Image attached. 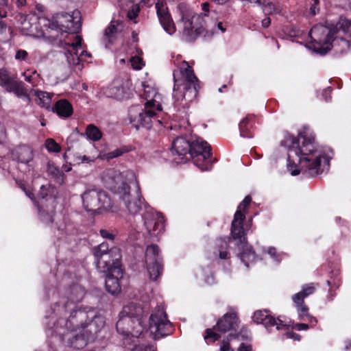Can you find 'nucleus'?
<instances>
[{"instance_id":"nucleus-1","label":"nucleus","mask_w":351,"mask_h":351,"mask_svg":"<svg viewBox=\"0 0 351 351\" xmlns=\"http://www.w3.org/2000/svg\"><path fill=\"white\" fill-rule=\"evenodd\" d=\"M85 291L80 286L73 285L69 297H64L52 307V314L47 324V335L58 336L59 340L68 348L82 349L104 326V317L97 315L95 311L75 310V303L81 301Z\"/></svg>"},{"instance_id":"nucleus-2","label":"nucleus","mask_w":351,"mask_h":351,"mask_svg":"<svg viewBox=\"0 0 351 351\" xmlns=\"http://www.w3.org/2000/svg\"><path fill=\"white\" fill-rule=\"evenodd\" d=\"M280 145L287 149V169L292 176L302 171L314 177L328 169L331 157L316 145L314 136L308 130L300 132L297 139L286 134Z\"/></svg>"},{"instance_id":"nucleus-3","label":"nucleus","mask_w":351,"mask_h":351,"mask_svg":"<svg viewBox=\"0 0 351 351\" xmlns=\"http://www.w3.org/2000/svg\"><path fill=\"white\" fill-rule=\"evenodd\" d=\"M309 36L311 41L308 47L317 53L325 54L332 47L344 53L351 46V21L340 17L336 24L315 25Z\"/></svg>"},{"instance_id":"nucleus-4","label":"nucleus","mask_w":351,"mask_h":351,"mask_svg":"<svg viewBox=\"0 0 351 351\" xmlns=\"http://www.w3.org/2000/svg\"><path fill=\"white\" fill-rule=\"evenodd\" d=\"M101 180L105 186L123 201L130 213L136 214L142 208L140 186L133 171L120 172L108 169L103 172Z\"/></svg>"},{"instance_id":"nucleus-5","label":"nucleus","mask_w":351,"mask_h":351,"mask_svg":"<svg viewBox=\"0 0 351 351\" xmlns=\"http://www.w3.org/2000/svg\"><path fill=\"white\" fill-rule=\"evenodd\" d=\"M142 86L141 97L145 101L143 106H132L129 110L130 123L136 130L141 127L150 129L154 124H161L158 114L162 110V95L152 82H144Z\"/></svg>"},{"instance_id":"nucleus-6","label":"nucleus","mask_w":351,"mask_h":351,"mask_svg":"<svg viewBox=\"0 0 351 351\" xmlns=\"http://www.w3.org/2000/svg\"><path fill=\"white\" fill-rule=\"evenodd\" d=\"M149 313V305L130 302L123 306L117 322V332L122 335L124 340L139 337L144 332V320Z\"/></svg>"},{"instance_id":"nucleus-7","label":"nucleus","mask_w":351,"mask_h":351,"mask_svg":"<svg viewBox=\"0 0 351 351\" xmlns=\"http://www.w3.org/2000/svg\"><path fill=\"white\" fill-rule=\"evenodd\" d=\"M173 97L177 105L187 107L197 95L199 88V80L193 69L186 61H182L178 71H173Z\"/></svg>"},{"instance_id":"nucleus-8","label":"nucleus","mask_w":351,"mask_h":351,"mask_svg":"<svg viewBox=\"0 0 351 351\" xmlns=\"http://www.w3.org/2000/svg\"><path fill=\"white\" fill-rule=\"evenodd\" d=\"M181 19L178 23L182 36L186 42H192L202 33L204 28L202 19L195 13L186 4L180 3L178 6Z\"/></svg>"},{"instance_id":"nucleus-9","label":"nucleus","mask_w":351,"mask_h":351,"mask_svg":"<svg viewBox=\"0 0 351 351\" xmlns=\"http://www.w3.org/2000/svg\"><path fill=\"white\" fill-rule=\"evenodd\" d=\"M144 331L149 332L155 339L169 335L172 330L171 323L167 319V314L160 306L152 311L149 319L144 320Z\"/></svg>"},{"instance_id":"nucleus-10","label":"nucleus","mask_w":351,"mask_h":351,"mask_svg":"<svg viewBox=\"0 0 351 351\" xmlns=\"http://www.w3.org/2000/svg\"><path fill=\"white\" fill-rule=\"evenodd\" d=\"M244 219L239 214L234 215L232 221L231 234L234 239L238 241V247L241 250L239 256L241 261L248 267V262H254L257 257L252 247L247 243L243 227Z\"/></svg>"},{"instance_id":"nucleus-11","label":"nucleus","mask_w":351,"mask_h":351,"mask_svg":"<svg viewBox=\"0 0 351 351\" xmlns=\"http://www.w3.org/2000/svg\"><path fill=\"white\" fill-rule=\"evenodd\" d=\"M81 197L83 206L88 212L97 210H113V205L108 194L95 186L86 189Z\"/></svg>"},{"instance_id":"nucleus-12","label":"nucleus","mask_w":351,"mask_h":351,"mask_svg":"<svg viewBox=\"0 0 351 351\" xmlns=\"http://www.w3.org/2000/svg\"><path fill=\"white\" fill-rule=\"evenodd\" d=\"M81 21L80 12L75 9L71 13H57L51 19H47L45 26L58 32H75L80 27Z\"/></svg>"},{"instance_id":"nucleus-13","label":"nucleus","mask_w":351,"mask_h":351,"mask_svg":"<svg viewBox=\"0 0 351 351\" xmlns=\"http://www.w3.org/2000/svg\"><path fill=\"white\" fill-rule=\"evenodd\" d=\"M145 262L150 280H156L162 271V258L158 245H148L145 250Z\"/></svg>"},{"instance_id":"nucleus-14","label":"nucleus","mask_w":351,"mask_h":351,"mask_svg":"<svg viewBox=\"0 0 351 351\" xmlns=\"http://www.w3.org/2000/svg\"><path fill=\"white\" fill-rule=\"evenodd\" d=\"M121 253L117 247L110 249V253L103 254L99 257L95 258L97 269L103 273L117 272L121 273Z\"/></svg>"},{"instance_id":"nucleus-15","label":"nucleus","mask_w":351,"mask_h":351,"mask_svg":"<svg viewBox=\"0 0 351 351\" xmlns=\"http://www.w3.org/2000/svg\"><path fill=\"white\" fill-rule=\"evenodd\" d=\"M145 206L142 215L143 225L147 232L153 237H157L164 231V218L162 215L150 207Z\"/></svg>"},{"instance_id":"nucleus-16","label":"nucleus","mask_w":351,"mask_h":351,"mask_svg":"<svg viewBox=\"0 0 351 351\" xmlns=\"http://www.w3.org/2000/svg\"><path fill=\"white\" fill-rule=\"evenodd\" d=\"M156 9L158 20L164 30L169 35L176 32V25L173 21L165 0H158L156 3Z\"/></svg>"},{"instance_id":"nucleus-17","label":"nucleus","mask_w":351,"mask_h":351,"mask_svg":"<svg viewBox=\"0 0 351 351\" xmlns=\"http://www.w3.org/2000/svg\"><path fill=\"white\" fill-rule=\"evenodd\" d=\"M253 319L256 323L263 324L268 330H271L273 327H275L277 330L286 327L280 319L271 316L267 311H256Z\"/></svg>"},{"instance_id":"nucleus-18","label":"nucleus","mask_w":351,"mask_h":351,"mask_svg":"<svg viewBox=\"0 0 351 351\" xmlns=\"http://www.w3.org/2000/svg\"><path fill=\"white\" fill-rule=\"evenodd\" d=\"M124 28L122 21L112 19L110 24L105 29L102 37V43L106 48L113 45Z\"/></svg>"},{"instance_id":"nucleus-19","label":"nucleus","mask_w":351,"mask_h":351,"mask_svg":"<svg viewBox=\"0 0 351 351\" xmlns=\"http://www.w3.org/2000/svg\"><path fill=\"white\" fill-rule=\"evenodd\" d=\"M82 38L80 36H75L74 40L67 45L71 47L66 52V57L69 64L72 66H78L81 62V59L78 53L79 49L82 48Z\"/></svg>"},{"instance_id":"nucleus-20","label":"nucleus","mask_w":351,"mask_h":351,"mask_svg":"<svg viewBox=\"0 0 351 351\" xmlns=\"http://www.w3.org/2000/svg\"><path fill=\"white\" fill-rule=\"evenodd\" d=\"M191 152V143L182 137L177 138L173 142L171 152L173 155H177L179 158L177 162H182L184 161V156Z\"/></svg>"},{"instance_id":"nucleus-21","label":"nucleus","mask_w":351,"mask_h":351,"mask_svg":"<svg viewBox=\"0 0 351 351\" xmlns=\"http://www.w3.org/2000/svg\"><path fill=\"white\" fill-rule=\"evenodd\" d=\"M12 158L19 162L26 164L28 167H31L29 162L34 158L32 149L27 145L19 146L12 151Z\"/></svg>"},{"instance_id":"nucleus-22","label":"nucleus","mask_w":351,"mask_h":351,"mask_svg":"<svg viewBox=\"0 0 351 351\" xmlns=\"http://www.w3.org/2000/svg\"><path fill=\"white\" fill-rule=\"evenodd\" d=\"M104 94L108 97L114 98L116 99H123L128 97V88L123 86L121 81L114 80L112 84L107 87Z\"/></svg>"},{"instance_id":"nucleus-23","label":"nucleus","mask_w":351,"mask_h":351,"mask_svg":"<svg viewBox=\"0 0 351 351\" xmlns=\"http://www.w3.org/2000/svg\"><path fill=\"white\" fill-rule=\"evenodd\" d=\"M210 146L202 138H198L191 143L190 154L192 157L200 155L206 160L210 157Z\"/></svg>"},{"instance_id":"nucleus-24","label":"nucleus","mask_w":351,"mask_h":351,"mask_svg":"<svg viewBox=\"0 0 351 351\" xmlns=\"http://www.w3.org/2000/svg\"><path fill=\"white\" fill-rule=\"evenodd\" d=\"M238 326L237 315L234 313H227L217 323L218 330L221 332H226L236 330Z\"/></svg>"},{"instance_id":"nucleus-25","label":"nucleus","mask_w":351,"mask_h":351,"mask_svg":"<svg viewBox=\"0 0 351 351\" xmlns=\"http://www.w3.org/2000/svg\"><path fill=\"white\" fill-rule=\"evenodd\" d=\"M123 276V270L121 269L119 275L117 272H107L105 280V287L106 291L112 294L115 295L121 291V285L119 279Z\"/></svg>"},{"instance_id":"nucleus-26","label":"nucleus","mask_w":351,"mask_h":351,"mask_svg":"<svg viewBox=\"0 0 351 351\" xmlns=\"http://www.w3.org/2000/svg\"><path fill=\"white\" fill-rule=\"evenodd\" d=\"M53 110L61 117H69L73 113L71 104L66 99H61L56 103Z\"/></svg>"},{"instance_id":"nucleus-27","label":"nucleus","mask_w":351,"mask_h":351,"mask_svg":"<svg viewBox=\"0 0 351 351\" xmlns=\"http://www.w3.org/2000/svg\"><path fill=\"white\" fill-rule=\"evenodd\" d=\"M315 291V286L313 283L304 285L300 292L292 296V300L294 303H304V298L312 295Z\"/></svg>"},{"instance_id":"nucleus-28","label":"nucleus","mask_w":351,"mask_h":351,"mask_svg":"<svg viewBox=\"0 0 351 351\" xmlns=\"http://www.w3.org/2000/svg\"><path fill=\"white\" fill-rule=\"evenodd\" d=\"M294 304L297 308L299 319L303 321H308L311 324V327L315 326L317 320L315 317L308 313V308L304 303Z\"/></svg>"},{"instance_id":"nucleus-29","label":"nucleus","mask_w":351,"mask_h":351,"mask_svg":"<svg viewBox=\"0 0 351 351\" xmlns=\"http://www.w3.org/2000/svg\"><path fill=\"white\" fill-rule=\"evenodd\" d=\"M253 119L252 115H248L240 121L239 127L241 136L244 138L253 137V134L251 132Z\"/></svg>"},{"instance_id":"nucleus-30","label":"nucleus","mask_w":351,"mask_h":351,"mask_svg":"<svg viewBox=\"0 0 351 351\" xmlns=\"http://www.w3.org/2000/svg\"><path fill=\"white\" fill-rule=\"evenodd\" d=\"M32 92L39 99V106L46 109L50 108L53 94L39 90H32Z\"/></svg>"},{"instance_id":"nucleus-31","label":"nucleus","mask_w":351,"mask_h":351,"mask_svg":"<svg viewBox=\"0 0 351 351\" xmlns=\"http://www.w3.org/2000/svg\"><path fill=\"white\" fill-rule=\"evenodd\" d=\"M12 92L14 93L18 97L23 98L27 102L30 101V98L27 94L26 88L24 87V84L22 82L16 81Z\"/></svg>"},{"instance_id":"nucleus-32","label":"nucleus","mask_w":351,"mask_h":351,"mask_svg":"<svg viewBox=\"0 0 351 351\" xmlns=\"http://www.w3.org/2000/svg\"><path fill=\"white\" fill-rule=\"evenodd\" d=\"M263 11L265 14H277L280 12V8L271 0H261Z\"/></svg>"},{"instance_id":"nucleus-33","label":"nucleus","mask_w":351,"mask_h":351,"mask_svg":"<svg viewBox=\"0 0 351 351\" xmlns=\"http://www.w3.org/2000/svg\"><path fill=\"white\" fill-rule=\"evenodd\" d=\"M16 81L14 78L6 74L0 73V86L8 92L12 93V88H13Z\"/></svg>"},{"instance_id":"nucleus-34","label":"nucleus","mask_w":351,"mask_h":351,"mask_svg":"<svg viewBox=\"0 0 351 351\" xmlns=\"http://www.w3.org/2000/svg\"><path fill=\"white\" fill-rule=\"evenodd\" d=\"M87 137L93 141H98L101 138V131L95 125H89L86 130Z\"/></svg>"},{"instance_id":"nucleus-35","label":"nucleus","mask_w":351,"mask_h":351,"mask_svg":"<svg viewBox=\"0 0 351 351\" xmlns=\"http://www.w3.org/2000/svg\"><path fill=\"white\" fill-rule=\"evenodd\" d=\"M264 252L269 255L276 264L280 263L284 255L283 253L277 252L276 249L274 247H269Z\"/></svg>"},{"instance_id":"nucleus-36","label":"nucleus","mask_w":351,"mask_h":351,"mask_svg":"<svg viewBox=\"0 0 351 351\" xmlns=\"http://www.w3.org/2000/svg\"><path fill=\"white\" fill-rule=\"evenodd\" d=\"M252 201V198L250 195L246 196L244 199L239 204V205L237 207V210L234 215L239 214V215L241 217V218L245 219V217L244 214L243 213V211L247 208L248 205L250 204Z\"/></svg>"},{"instance_id":"nucleus-37","label":"nucleus","mask_w":351,"mask_h":351,"mask_svg":"<svg viewBox=\"0 0 351 351\" xmlns=\"http://www.w3.org/2000/svg\"><path fill=\"white\" fill-rule=\"evenodd\" d=\"M45 147L49 152L58 153L60 152V146L53 138H48L45 141Z\"/></svg>"},{"instance_id":"nucleus-38","label":"nucleus","mask_w":351,"mask_h":351,"mask_svg":"<svg viewBox=\"0 0 351 351\" xmlns=\"http://www.w3.org/2000/svg\"><path fill=\"white\" fill-rule=\"evenodd\" d=\"M47 171L56 179L60 180L63 176V173L53 164L47 165Z\"/></svg>"},{"instance_id":"nucleus-39","label":"nucleus","mask_w":351,"mask_h":351,"mask_svg":"<svg viewBox=\"0 0 351 351\" xmlns=\"http://www.w3.org/2000/svg\"><path fill=\"white\" fill-rule=\"evenodd\" d=\"M110 253V250L108 243H102L97 247L94 250V255L95 257H99L103 254H108Z\"/></svg>"},{"instance_id":"nucleus-40","label":"nucleus","mask_w":351,"mask_h":351,"mask_svg":"<svg viewBox=\"0 0 351 351\" xmlns=\"http://www.w3.org/2000/svg\"><path fill=\"white\" fill-rule=\"evenodd\" d=\"M127 152L128 150L125 148H117L112 152L105 154L104 156L107 160H110L119 157Z\"/></svg>"},{"instance_id":"nucleus-41","label":"nucleus","mask_w":351,"mask_h":351,"mask_svg":"<svg viewBox=\"0 0 351 351\" xmlns=\"http://www.w3.org/2000/svg\"><path fill=\"white\" fill-rule=\"evenodd\" d=\"M132 68L135 70H140L144 66L143 59L138 56H134L130 59Z\"/></svg>"},{"instance_id":"nucleus-42","label":"nucleus","mask_w":351,"mask_h":351,"mask_svg":"<svg viewBox=\"0 0 351 351\" xmlns=\"http://www.w3.org/2000/svg\"><path fill=\"white\" fill-rule=\"evenodd\" d=\"M130 4H131V7H129V11L128 12V16L130 19L132 20L133 19L136 18V16L138 15V13L139 12L140 8L138 4H134L132 2H129Z\"/></svg>"},{"instance_id":"nucleus-43","label":"nucleus","mask_w":351,"mask_h":351,"mask_svg":"<svg viewBox=\"0 0 351 351\" xmlns=\"http://www.w3.org/2000/svg\"><path fill=\"white\" fill-rule=\"evenodd\" d=\"M14 58L19 61L27 62L28 60V53L23 49H19L16 51Z\"/></svg>"},{"instance_id":"nucleus-44","label":"nucleus","mask_w":351,"mask_h":351,"mask_svg":"<svg viewBox=\"0 0 351 351\" xmlns=\"http://www.w3.org/2000/svg\"><path fill=\"white\" fill-rule=\"evenodd\" d=\"M39 215L40 217L41 218L43 222L49 223L53 221V215L51 212L50 213H45V211L44 210H40Z\"/></svg>"},{"instance_id":"nucleus-45","label":"nucleus","mask_w":351,"mask_h":351,"mask_svg":"<svg viewBox=\"0 0 351 351\" xmlns=\"http://www.w3.org/2000/svg\"><path fill=\"white\" fill-rule=\"evenodd\" d=\"M219 338V336L214 332L211 329L206 330V335L204 337L205 340L208 342L209 339H211V341H215Z\"/></svg>"},{"instance_id":"nucleus-46","label":"nucleus","mask_w":351,"mask_h":351,"mask_svg":"<svg viewBox=\"0 0 351 351\" xmlns=\"http://www.w3.org/2000/svg\"><path fill=\"white\" fill-rule=\"evenodd\" d=\"M310 4V12L312 15H315L319 11L318 5L319 3V0H311Z\"/></svg>"},{"instance_id":"nucleus-47","label":"nucleus","mask_w":351,"mask_h":351,"mask_svg":"<svg viewBox=\"0 0 351 351\" xmlns=\"http://www.w3.org/2000/svg\"><path fill=\"white\" fill-rule=\"evenodd\" d=\"M132 351H156V350L152 346H136Z\"/></svg>"},{"instance_id":"nucleus-48","label":"nucleus","mask_w":351,"mask_h":351,"mask_svg":"<svg viewBox=\"0 0 351 351\" xmlns=\"http://www.w3.org/2000/svg\"><path fill=\"white\" fill-rule=\"evenodd\" d=\"M99 233L100 235L104 239H107L109 240H113L114 239V235L106 230L101 229L99 230Z\"/></svg>"},{"instance_id":"nucleus-49","label":"nucleus","mask_w":351,"mask_h":351,"mask_svg":"<svg viewBox=\"0 0 351 351\" xmlns=\"http://www.w3.org/2000/svg\"><path fill=\"white\" fill-rule=\"evenodd\" d=\"M8 0H0V17L4 18L6 16L7 12L5 10H1V8L8 5Z\"/></svg>"},{"instance_id":"nucleus-50","label":"nucleus","mask_w":351,"mask_h":351,"mask_svg":"<svg viewBox=\"0 0 351 351\" xmlns=\"http://www.w3.org/2000/svg\"><path fill=\"white\" fill-rule=\"evenodd\" d=\"M30 27V23L27 20H24V21L22 23V31L24 32L25 34H30L32 31L29 29Z\"/></svg>"},{"instance_id":"nucleus-51","label":"nucleus","mask_w":351,"mask_h":351,"mask_svg":"<svg viewBox=\"0 0 351 351\" xmlns=\"http://www.w3.org/2000/svg\"><path fill=\"white\" fill-rule=\"evenodd\" d=\"M220 351H234L230 346L228 341L223 340L220 346Z\"/></svg>"},{"instance_id":"nucleus-52","label":"nucleus","mask_w":351,"mask_h":351,"mask_svg":"<svg viewBox=\"0 0 351 351\" xmlns=\"http://www.w3.org/2000/svg\"><path fill=\"white\" fill-rule=\"evenodd\" d=\"M309 325L307 324H301V323H299V324H295V326H294V328L297 330H306L309 328Z\"/></svg>"},{"instance_id":"nucleus-53","label":"nucleus","mask_w":351,"mask_h":351,"mask_svg":"<svg viewBox=\"0 0 351 351\" xmlns=\"http://www.w3.org/2000/svg\"><path fill=\"white\" fill-rule=\"evenodd\" d=\"M217 245L221 249H226L228 247V242L226 239L217 240Z\"/></svg>"},{"instance_id":"nucleus-54","label":"nucleus","mask_w":351,"mask_h":351,"mask_svg":"<svg viewBox=\"0 0 351 351\" xmlns=\"http://www.w3.org/2000/svg\"><path fill=\"white\" fill-rule=\"evenodd\" d=\"M239 351H252V346L250 344L242 343L239 348Z\"/></svg>"},{"instance_id":"nucleus-55","label":"nucleus","mask_w":351,"mask_h":351,"mask_svg":"<svg viewBox=\"0 0 351 351\" xmlns=\"http://www.w3.org/2000/svg\"><path fill=\"white\" fill-rule=\"evenodd\" d=\"M210 3L208 2H204L202 4V10L204 12V15L206 16L207 13L209 12Z\"/></svg>"},{"instance_id":"nucleus-56","label":"nucleus","mask_w":351,"mask_h":351,"mask_svg":"<svg viewBox=\"0 0 351 351\" xmlns=\"http://www.w3.org/2000/svg\"><path fill=\"white\" fill-rule=\"evenodd\" d=\"M286 335L288 338H291V339H293L297 340V341H300V335L297 333L287 332Z\"/></svg>"},{"instance_id":"nucleus-57","label":"nucleus","mask_w":351,"mask_h":351,"mask_svg":"<svg viewBox=\"0 0 351 351\" xmlns=\"http://www.w3.org/2000/svg\"><path fill=\"white\" fill-rule=\"evenodd\" d=\"M81 61H83L84 60V58H90L91 54L86 51V50H82V51L79 53Z\"/></svg>"},{"instance_id":"nucleus-58","label":"nucleus","mask_w":351,"mask_h":351,"mask_svg":"<svg viewBox=\"0 0 351 351\" xmlns=\"http://www.w3.org/2000/svg\"><path fill=\"white\" fill-rule=\"evenodd\" d=\"M261 23H262V26L263 27H268L269 26V25L271 24V19L269 17H266L264 19L262 20L261 21Z\"/></svg>"},{"instance_id":"nucleus-59","label":"nucleus","mask_w":351,"mask_h":351,"mask_svg":"<svg viewBox=\"0 0 351 351\" xmlns=\"http://www.w3.org/2000/svg\"><path fill=\"white\" fill-rule=\"evenodd\" d=\"M219 256L221 259H226L228 258V253L226 251L219 250Z\"/></svg>"},{"instance_id":"nucleus-60","label":"nucleus","mask_w":351,"mask_h":351,"mask_svg":"<svg viewBox=\"0 0 351 351\" xmlns=\"http://www.w3.org/2000/svg\"><path fill=\"white\" fill-rule=\"evenodd\" d=\"M16 5L18 8L23 7L26 5V0H16Z\"/></svg>"},{"instance_id":"nucleus-61","label":"nucleus","mask_w":351,"mask_h":351,"mask_svg":"<svg viewBox=\"0 0 351 351\" xmlns=\"http://www.w3.org/2000/svg\"><path fill=\"white\" fill-rule=\"evenodd\" d=\"M217 28L219 29L222 33L225 32L226 30V28L223 26V23L221 22H219L217 23Z\"/></svg>"},{"instance_id":"nucleus-62","label":"nucleus","mask_w":351,"mask_h":351,"mask_svg":"<svg viewBox=\"0 0 351 351\" xmlns=\"http://www.w3.org/2000/svg\"><path fill=\"white\" fill-rule=\"evenodd\" d=\"M350 348H351V339L345 341V350H348Z\"/></svg>"},{"instance_id":"nucleus-63","label":"nucleus","mask_w":351,"mask_h":351,"mask_svg":"<svg viewBox=\"0 0 351 351\" xmlns=\"http://www.w3.org/2000/svg\"><path fill=\"white\" fill-rule=\"evenodd\" d=\"M81 160H82V162H89L93 161V160L90 159L89 157H88L86 156H82Z\"/></svg>"},{"instance_id":"nucleus-64","label":"nucleus","mask_w":351,"mask_h":351,"mask_svg":"<svg viewBox=\"0 0 351 351\" xmlns=\"http://www.w3.org/2000/svg\"><path fill=\"white\" fill-rule=\"evenodd\" d=\"M206 282L208 283V284H213L214 282V278L213 277V276H208L206 279H205Z\"/></svg>"}]
</instances>
